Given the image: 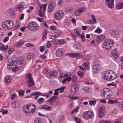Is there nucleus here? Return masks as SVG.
<instances>
[{
  "label": "nucleus",
  "mask_w": 123,
  "mask_h": 123,
  "mask_svg": "<svg viewBox=\"0 0 123 123\" xmlns=\"http://www.w3.org/2000/svg\"><path fill=\"white\" fill-rule=\"evenodd\" d=\"M8 63L7 68L10 70H12L13 72L15 71L17 69V58L12 57L8 60Z\"/></svg>",
  "instance_id": "obj_1"
},
{
  "label": "nucleus",
  "mask_w": 123,
  "mask_h": 123,
  "mask_svg": "<svg viewBox=\"0 0 123 123\" xmlns=\"http://www.w3.org/2000/svg\"><path fill=\"white\" fill-rule=\"evenodd\" d=\"M35 107V106L34 104H29L24 106L23 109L27 115L30 116L32 115Z\"/></svg>",
  "instance_id": "obj_2"
},
{
  "label": "nucleus",
  "mask_w": 123,
  "mask_h": 123,
  "mask_svg": "<svg viewBox=\"0 0 123 123\" xmlns=\"http://www.w3.org/2000/svg\"><path fill=\"white\" fill-rule=\"evenodd\" d=\"M117 77V74L112 71L106 72L103 76V78L107 81H111L116 79Z\"/></svg>",
  "instance_id": "obj_3"
},
{
  "label": "nucleus",
  "mask_w": 123,
  "mask_h": 123,
  "mask_svg": "<svg viewBox=\"0 0 123 123\" xmlns=\"http://www.w3.org/2000/svg\"><path fill=\"white\" fill-rule=\"evenodd\" d=\"M102 97L105 99H109L112 96V91L111 90L108 88H105L101 91Z\"/></svg>",
  "instance_id": "obj_4"
},
{
  "label": "nucleus",
  "mask_w": 123,
  "mask_h": 123,
  "mask_svg": "<svg viewBox=\"0 0 123 123\" xmlns=\"http://www.w3.org/2000/svg\"><path fill=\"white\" fill-rule=\"evenodd\" d=\"M13 23L10 20L5 21L2 23L3 27L6 30H9L13 27Z\"/></svg>",
  "instance_id": "obj_5"
},
{
  "label": "nucleus",
  "mask_w": 123,
  "mask_h": 123,
  "mask_svg": "<svg viewBox=\"0 0 123 123\" xmlns=\"http://www.w3.org/2000/svg\"><path fill=\"white\" fill-rule=\"evenodd\" d=\"M114 43V42L110 40H106L103 42L104 46L105 47V50H110L112 48L113 46Z\"/></svg>",
  "instance_id": "obj_6"
},
{
  "label": "nucleus",
  "mask_w": 123,
  "mask_h": 123,
  "mask_svg": "<svg viewBox=\"0 0 123 123\" xmlns=\"http://www.w3.org/2000/svg\"><path fill=\"white\" fill-rule=\"evenodd\" d=\"M54 16L55 19L59 20L64 16L63 12L61 10H58L55 13Z\"/></svg>",
  "instance_id": "obj_7"
},
{
  "label": "nucleus",
  "mask_w": 123,
  "mask_h": 123,
  "mask_svg": "<svg viewBox=\"0 0 123 123\" xmlns=\"http://www.w3.org/2000/svg\"><path fill=\"white\" fill-rule=\"evenodd\" d=\"M93 116V113L91 111H86L84 112L83 115V118L86 120L92 118Z\"/></svg>",
  "instance_id": "obj_8"
},
{
  "label": "nucleus",
  "mask_w": 123,
  "mask_h": 123,
  "mask_svg": "<svg viewBox=\"0 0 123 123\" xmlns=\"http://www.w3.org/2000/svg\"><path fill=\"white\" fill-rule=\"evenodd\" d=\"M106 114V109L105 107L102 106L98 110V116L99 117H103Z\"/></svg>",
  "instance_id": "obj_9"
},
{
  "label": "nucleus",
  "mask_w": 123,
  "mask_h": 123,
  "mask_svg": "<svg viewBox=\"0 0 123 123\" xmlns=\"http://www.w3.org/2000/svg\"><path fill=\"white\" fill-rule=\"evenodd\" d=\"M27 77L28 79V86L30 87L31 86L33 87L34 86V81L32 79L31 74V73H29L27 75Z\"/></svg>",
  "instance_id": "obj_10"
},
{
  "label": "nucleus",
  "mask_w": 123,
  "mask_h": 123,
  "mask_svg": "<svg viewBox=\"0 0 123 123\" xmlns=\"http://www.w3.org/2000/svg\"><path fill=\"white\" fill-rule=\"evenodd\" d=\"M78 89L77 85H75L73 86L70 89V92L72 95H74L76 94V92Z\"/></svg>",
  "instance_id": "obj_11"
},
{
  "label": "nucleus",
  "mask_w": 123,
  "mask_h": 123,
  "mask_svg": "<svg viewBox=\"0 0 123 123\" xmlns=\"http://www.w3.org/2000/svg\"><path fill=\"white\" fill-rule=\"evenodd\" d=\"M114 0H105L106 4L108 7L112 9L114 6Z\"/></svg>",
  "instance_id": "obj_12"
},
{
  "label": "nucleus",
  "mask_w": 123,
  "mask_h": 123,
  "mask_svg": "<svg viewBox=\"0 0 123 123\" xmlns=\"http://www.w3.org/2000/svg\"><path fill=\"white\" fill-rule=\"evenodd\" d=\"M101 65L99 64H96L94 65L93 67V71L95 73L98 72L102 69Z\"/></svg>",
  "instance_id": "obj_13"
},
{
  "label": "nucleus",
  "mask_w": 123,
  "mask_h": 123,
  "mask_svg": "<svg viewBox=\"0 0 123 123\" xmlns=\"http://www.w3.org/2000/svg\"><path fill=\"white\" fill-rule=\"evenodd\" d=\"M68 55L70 56L71 57H75L77 59H81L82 56V55L79 53H69L68 54Z\"/></svg>",
  "instance_id": "obj_14"
},
{
  "label": "nucleus",
  "mask_w": 123,
  "mask_h": 123,
  "mask_svg": "<svg viewBox=\"0 0 123 123\" xmlns=\"http://www.w3.org/2000/svg\"><path fill=\"white\" fill-rule=\"evenodd\" d=\"M58 97L54 96L53 97L49 98L47 101V102H49V104L52 105L53 102L55 101L58 99Z\"/></svg>",
  "instance_id": "obj_15"
},
{
  "label": "nucleus",
  "mask_w": 123,
  "mask_h": 123,
  "mask_svg": "<svg viewBox=\"0 0 123 123\" xmlns=\"http://www.w3.org/2000/svg\"><path fill=\"white\" fill-rule=\"evenodd\" d=\"M63 51V49L62 48H59L57 49L56 53V56L59 57L62 56L64 53Z\"/></svg>",
  "instance_id": "obj_16"
},
{
  "label": "nucleus",
  "mask_w": 123,
  "mask_h": 123,
  "mask_svg": "<svg viewBox=\"0 0 123 123\" xmlns=\"http://www.w3.org/2000/svg\"><path fill=\"white\" fill-rule=\"evenodd\" d=\"M105 38V36L103 35H99L96 38V41L98 43H99L103 41Z\"/></svg>",
  "instance_id": "obj_17"
},
{
  "label": "nucleus",
  "mask_w": 123,
  "mask_h": 123,
  "mask_svg": "<svg viewBox=\"0 0 123 123\" xmlns=\"http://www.w3.org/2000/svg\"><path fill=\"white\" fill-rule=\"evenodd\" d=\"M51 109L52 108L51 107H49L47 105H42L39 107V109H43L46 110L50 111Z\"/></svg>",
  "instance_id": "obj_18"
},
{
  "label": "nucleus",
  "mask_w": 123,
  "mask_h": 123,
  "mask_svg": "<svg viewBox=\"0 0 123 123\" xmlns=\"http://www.w3.org/2000/svg\"><path fill=\"white\" fill-rule=\"evenodd\" d=\"M110 34L111 36L114 37H115L118 35V32L117 31H111L110 32Z\"/></svg>",
  "instance_id": "obj_19"
},
{
  "label": "nucleus",
  "mask_w": 123,
  "mask_h": 123,
  "mask_svg": "<svg viewBox=\"0 0 123 123\" xmlns=\"http://www.w3.org/2000/svg\"><path fill=\"white\" fill-rule=\"evenodd\" d=\"M12 107L14 108H17L19 107V102L18 101H15L14 102L11 103Z\"/></svg>",
  "instance_id": "obj_20"
},
{
  "label": "nucleus",
  "mask_w": 123,
  "mask_h": 123,
  "mask_svg": "<svg viewBox=\"0 0 123 123\" xmlns=\"http://www.w3.org/2000/svg\"><path fill=\"white\" fill-rule=\"evenodd\" d=\"M49 74L50 76L56 77L58 74V72L56 70L52 71L49 72Z\"/></svg>",
  "instance_id": "obj_21"
},
{
  "label": "nucleus",
  "mask_w": 123,
  "mask_h": 123,
  "mask_svg": "<svg viewBox=\"0 0 123 123\" xmlns=\"http://www.w3.org/2000/svg\"><path fill=\"white\" fill-rule=\"evenodd\" d=\"M82 93L83 94H85L89 92V88L88 87H84L81 89Z\"/></svg>",
  "instance_id": "obj_22"
},
{
  "label": "nucleus",
  "mask_w": 123,
  "mask_h": 123,
  "mask_svg": "<svg viewBox=\"0 0 123 123\" xmlns=\"http://www.w3.org/2000/svg\"><path fill=\"white\" fill-rule=\"evenodd\" d=\"M23 44V42L22 41H19L15 43L14 46L16 47H19L21 46Z\"/></svg>",
  "instance_id": "obj_23"
},
{
  "label": "nucleus",
  "mask_w": 123,
  "mask_h": 123,
  "mask_svg": "<svg viewBox=\"0 0 123 123\" xmlns=\"http://www.w3.org/2000/svg\"><path fill=\"white\" fill-rule=\"evenodd\" d=\"M27 59L30 60L31 59H33L35 58V56L33 54L31 53H29L28 54L27 56Z\"/></svg>",
  "instance_id": "obj_24"
},
{
  "label": "nucleus",
  "mask_w": 123,
  "mask_h": 123,
  "mask_svg": "<svg viewBox=\"0 0 123 123\" xmlns=\"http://www.w3.org/2000/svg\"><path fill=\"white\" fill-rule=\"evenodd\" d=\"M25 5L23 2H20L17 5V7H16V9L18 10V9L22 8L24 7Z\"/></svg>",
  "instance_id": "obj_25"
},
{
  "label": "nucleus",
  "mask_w": 123,
  "mask_h": 123,
  "mask_svg": "<svg viewBox=\"0 0 123 123\" xmlns=\"http://www.w3.org/2000/svg\"><path fill=\"white\" fill-rule=\"evenodd\" d=\"M117 103V101L116 99H110L109 100L108 102V104H115Z\"/></svg>",
  "instance_id": "obj_26"
},
{
  "label": "nucleus",
  "mask_w": 123,
  "mask_h": 123,
  "mask_svg": "<svg viewBox=\"0 0 123 123\" xmlns=\"http://www.w3.org/2000/svg\"><path fill=\"white\" fill-rule=\"evenodd\" d=\"M24 62V60L23 58L20 57L18 60L17 63L18 65H20L22 64Z\"/></svg>",
  "instance_id": "obj_27"
},
{
  "label": "nucleus",
  "mask_w": 123,
  "mask_h": 123,
  "mask_svg": "<svg viewBox=\"0 0 123 123\" xmlns=\"http://www.w3.org/2000/svg\"><path fill=\"white\" fill-rule=\"evenodd\" d=\"M71 74H68V73L65 74L63 73L61 75L60 77L61 78L68 77V76H70Z\"/></svg>",
  "instance_id": "obj_28"
},
{
  "label": "nucleus",
  "mask_w": 123,
  "mask_h": 123,
  "mask_svg": "<svg viewBox=\"0 0 123 123\" xmlns=\"http://www.w3.org/2000/svg\"><path fill=\"white\" fill-rule=\"evenodd\" d=\"M11 78L8 76H6L4 79V81L5 82L8 84L10 83L11 81Z\"/></svg>",
  "instance_id": "obj_29"
},
{
  "label": "nucleus",
  "mask_w": 123,
  "mask_h": 123,
  "mask_svg": "<svg viewBox=\"0 0 123 123\" xmlns=\"http://www.w3.org/2000/svg\"><path fill=\"white\" fill-rule=\"evenodd\" d=\"M34 123H43L42 119L38 117L37 118L34 120Z\"/></svg>",
  "instance_id": "obj_30"
},
{
  "label": "nucleus",
  "mask_w": 123,
  "mask_h": 123,
  "mask_svg": "<svg viewBox=\"0 0 123 123\" xmlns=\"http://www.w3.org/2000/svg\"><path fill=\"white\" fill-rule=\"evenodd\" d=\"M34 22H31L28 23L27 27L29 30H31L32 27V23H34Z\"/></svg>",
  "instance_id": "obj_31"
},
{
  "label": "nucleus",
  "mask_w": 123,
  "mask_h": 123,
  "mask_svg": "<svg viewBox=\"0 0 123 123\" xmlns=\"http://www.w3.org/2000/svg\"><path fill=\"white\" fill-rule=\"evenodd\" d=\"M116 7L118 9H120L123 8V2L119 3L116 6Z\"/></svg>",
  "instance_id": "obj_32"
},
{
  "label": "nucleus",
  "mask_w": 123,
  "mask_h": 123,
  "mask_svg": "<svg viewBox=\"0 0 123 123\" xmlns=\"http://www.w3.org/2000/svg\"><path fill=\"white\" fill-rule=\"evenodd\" d=\"M25 91L24 90H20L18 91V93L19 96L22 97L24 95V93Z\"/></svg>",
  "instance_id": "obj_33"
},
{
  "label": "nucleus",
  "mask_w": 123,
  "mask_h": 123,
  "mask_svg": "<svg viewBox=\"0 0 123 123\" xmlns=\"http://www.w3.org/2000/svg\"><path fill=\"white\" fill-rule=\"evenodd\" d=\"M79 76L81 78H83L84 76V72L82 71H80L77 72Z\"/></svg>",
  "instance_id": "obj_34"
},
{
  "label": "nucleus",
  "mask_w": 123,
  "mask_h": 123,
  "mask_svg": "<svg viewBox=\"0 0 123 123\" xmlns=\"http://www.w3.org/2000/svg\"><path fill=\"white\" fill-rule=\"evenodd\" d=\"M47 32V31L46 30H44L43 31L42 37V39H43L44 40L45 39Z\"/></svg>",
  "instance_id": "obj_35"
},
{
  "label": "nucleus",
  "mask_w": 123,
  "mask_h": 123,
  "mask_svg": "<svg viewBox=\"0 0 123 123\" xmlns=\"http://www.w3.org/2000/svg\"><path fill=\"white\" fill-rule=\"evenodd\" d=\"M47 32V31L46 30H44L43 31L42 37V39H43L44 40L45 39Z\"/></svg>",
  "instance_id": "obj_36"
},
{
  "label": "nucleus",
  "mask_w": 123,
  "mask_h": 123,
  "mask_svg": "<svg viewBox=\"0 0 123 123\" xmlns=\"http://www.w3.org/2000/svg\"><path fill=\"white\" fill-rule=\"evenodd\" d=\"M38 13L39 15L41 17H44V13L42 10H39L38 12Z\"/></svg>",
  "instance_id": "obj_37"
},
{
  "label": "nucleus",
  "mask_w": 123,
  "mask_h": 123,
  "mask_svg": "<svg viewBox=\"0 0 123 123\" xmlns=\"http://www.w3.org/2000/svg\"><path fill=\"white\" fill-rule=\"evenodd\" d=\"M81 12L78 9L75 12L74 15L76 16H79L81 14Z\"/></svg>",
  "instance_id": "obj_38"
},
{
  "label": "nucleus",
  "mask_w": 123,
  "mask_h": 123,
  "mask_svg": "<svg viewBox=\"0 0 123 123\" xmlns=\"http://www.w3.org/2000/svg\"><path fill=\"white\" fill-rule=\"evenodd\" d=\"M50 5L51 6L53 7L54 8V7L56 6V3L55 1H52L50 3Z\"/></svg>",
  "instance_id": "obj_39"
},
{
  "label": "nucleus",
  "mask_w": 123,
  "mask_h": 123,
  "mask_svg": "<svg viewBox=\"0 0 123 123\" xmlns=\"http://www.w3.org/2000/svg\"><path fill=\"white\" fill-rule=\"evenodd\" d=\"M44 99L43 98H40L38 99L37 101V102L39 104H40L43 103L44 101Z\"/></svg>",
  "instance_id": "obj_40"
},
{
  "label": "nucleus",
  "mask_w": 123,
  "mask_h": 123,
  "mask_svg": "<svg viewBox=\"0 0 123 123\" xmlns=\"http://www.w3.org/2000/svg\"><path fill=\"white\" fill-rule=\"evenodd\" d=\"M96 103V100L90 101L89 102V105H90L94 106Z\"/></svg>",
  "instance_id": "obj_41"
},
{
  "label": "nucleus",
  "mask_w": 123,
  "mask_h": 123,
  "mask_svg": "<svg viewBox=\"0 0 123 123\" xmlns=\"http://www.w3.org/2000/svg\"><path fill=\"white\" fill-rule=\"evenodd\" d=\"M8 46L7 45L4 46V45L0 48L1 50L2 51H4L7 49L8 48Z\"/></svg>",
  "instance_id": "obj_42"
},
{
  "label": "nucleus",
  "mask_w": 123,
  "mask_h": 123,
  "mask_svg": "<svg viewBox=\"0 0 123 123\" xmlns=\"http://www.w3.org/2000/svg\"><path fill=\"white\" fill-rule=\"evenodd\" d=\"M39 26H37L34 27H32L31 30L33 31H36L39 29Z\"/></svg>",
  "instance_id": "obj_43"
},
{
  "label": "nucleus",
  "mask_w": 123,
  "mask_h": 123,
  "mask_svg": "<svg viewBox=\"0 0 123 123\" xmlns=\"http://www.w3.org/2000/svg\"><path fill=\"white\" fill-rule=\"evenodd\" d=\"M89 62H87L83 63V66L86 68H88L89 66Z\"/></svg>",
  "instance_id": "obj_44"
},
{
  "label": "nucleus",
  "mask_w": 123,
  "mask_h": 123,
  "mask_svg": "<svg viewBox=\"0 0 123 123\" xmlns=\"http://www.w3.org/2000/svg\"><path fill=\"white\" fill-rule=\"evenodd\" d=\"M14 51L13 49L11 48H8V52L9 55H11Z\"/></svg>",
  "instance_id": "obj_45"
},
{
  "label": "nucleus",
  "mask_w": 123,
  "mask_h": 123,
  "mask_svg": "<svg viewBox=\"0 0 123 123\" xmlns=\"http://www.w3.org/2000/svg\"><path fill=\"white\" fill-rule=\"evenodd\" d=\"M78 9L81 13L86 10V8L85 7H81L79 8Z\"/></svg>",
  "instance_id": "obj_46"
},
{
  "label": "nucleus",
  "mask_w": 123,
  "mask_h": 123,
  "mask_svg": "<svg viewBox=\"0 0 123 123\" xmlns=\"http://www.w3.org/2000/svg\"><path fill=\"white\" fill-rule=\"evenodd\" d=\"M91 17L92 18L93 20V23H97L96 20V19L95 16L94 15H91Z\"/></svg>",
  "instance_id": "obj_47"
},
{
  "label": "nucleus",
  "mask_w": 123,
  "mask_h": 123,
  "mask_svg": "<svg viewBox=\"0 0 123 123\" xmlns=\"http://www.w3.org/2000/svg\"><path fill=\"white\" fill-rule=\"evenodd\" d=\"M54 8L50 6H48V11L49 12H50L52 11L54 9Z\"/></svg>",
  "instance_id": "obj_48"
},
{
  "label": "nucleus",
  "mask_w": 123,
  "mask_h": 123,
  "mask_svg": "<svg viewBox=\"0 0 123 123\" xmlns=\"http://www.w3.org/2000/svg\"><path fill=\"white\" fill-rule=\"evenodd\" d=\"M9 13L10 15H14L15 14V10L14 9H11L9 11Z\"/></svg>",
  "instance_id": "obj_49"
},
{
  "label": "nucleus",
  "mask_w": 123,
  "mask_h": 123,
  "mask_svg": "<svg viewBox=\"0 0 123 123\" xmlns=\"http://www.w3.org/2000/svg\"><path fill=\"white\" fill-rule=\"evenodd\" d=\"M71 80V78L70 77H67V78L64 79L62 81V82L63 83H65L67 81H69Z\"/></svg>",
  "instance_id": "obj_50"
},
{
  "label": "nucleus",
  "mask_w": 123,
  "mask_h": 123,
  "mask_svg": "<svg viewBox=\"0 0 123 123\" xmlns=\"http://www.w3.org/2000/svg\"><path fill=\"white\" fill-rule=\"evenodd\" d=\"M81 38L82 40V41L84 42L85 41V37L84 36V33H83L80 34Z\"/></svg>",
  "instance_id": "obj_51"
},
{
  "label": "nucleus",
  "mask_w": 123,
  "mask_h": 123,
  "mask_svg": "<svg viewBox=\"0 0 123 123\" xmlns=\"http://www.w3.org/2000/svg\"><path fill=\"white\" fill-rule=\"evenodd\" d=\"M41 94V93L40 92H36L34 93H32L31 94L32 96H36L37 95H40Z\"/></svg>",
  "instance_id": "obj_52"
},
{
  "label": "nucleus",
  "mask_w": 123,
  "mask_h": 123,
  "mask_svg": "<svg viewBox=\"0 0 123 123\" xmlns=\"http://www.w3.org/2000/svg\"><path fill=\"white\" fill-rule=\"evenodd\" d=\"M102 30L100 29L99 27H98L97 28L95 31V32L98 33H100L102 31Z\"/></svg>",
  "instance_id": "obj_53"
},
{
  "label": "nucleus",
  "mask_w": 123,
  "mask_h": 123,
  "mask_svg": "<svg viewBox=\"0 0 123 123\" xmlns=\"http://www.w3.org/2000/svg\"><path fill=\"white\" fill-rule=\"evenodd\" d=\"M79 109V108L78 107L76 108L72 111V112H71V114H72L74 113L75 112H77V111Z\"/></svg>",
  "instance_id": "obj_54"
},
{
  "label": "nucleus",
  "mask_w": 123,
  "mask_h": 123,
  "mask_svg": "<svg viewBox=\"0 0 123 123\" xmlns=\"http://www.w3.org/2000/svg\"><path fill=\"white\" fill-rule=\"evenodd\" d=\"M66 87L63 86L62 87H61L60 89H59V92L60 93H61L63 92L64 91V89Z\"/></svg>",
  "instance_id": "obj_55"
},
{
  "label": "nucleus",
  "mask_w": 123,
  "mask_h": 123,
  "mask_svg": "<svg viewBox=\"0 0 123 123\" xmlns=\"http://www.w3.org/2000/svg\"><path fill=\"white\" fill-rule=\"evenodd\" d=\"M71 80L73 82H75L77 80V78L75 76H73L71 78Z\"/></svg>",
  "instance_id": "obj_56"
},
{
  "label": "nucleus",
  "mask_w": 123,
  "mask_h": 123,
  "mask_svg": "<svg viewBox=\"0 0 123 123\" xmlns=\"http://www.w3.org/2000/svg\"><path fill=\"white\" fill-rule=\"evenodd\" d=\"M100 122V123H111V122L109 121H104L101 120Z\"/></svg>",
  "instance_id": "obj_57"
},
{
  "label": "nucleus",
  "mask_w": 123,
  "mask_h": 123,
  "mask_svg": "<svg viewBox=\"0 0 123 123\" xmlns=\"http://www.w3.org/2000/svg\"><path fill=\"white\" fill-rule=\"evenodd\" d=\"M4 34V31L3 30L0 28V36L1 37Z\"/></svg>",
  "instance_id": "obj_58"
},
{
  "label": "nucleus",
  "mask_w": 123,
  "mask_h": 123,
  "mask_svg": "<svg viewBox=\"0 0 123 123\" xmlns=\"http://www.w3.org/2000/svg\"><path fill=\"white\" fill-rule=\"evenodd\" d=\"M74 119L78 123H81V122L80 119L78 118L74 117Z\"/></svg>",
  "instance_id": "obj_59"
},
{
  "label": "nucleus",
  "mask_w": 123,
  "mask_h": 123,
  "mask_svg": "<svg viewBox=\"0 0 123 123\" xmlns=\"http://www.w3.org/2000/svg\"><path fill=\"white\" fill-rule=\"evenodd\" d=\"M63 3L64 2L63 0H60L58 2H57L58 5L59 6H60L62 4H63Z\"/></svg>",
  "instance_id": "obj_60"
},
{
  "label": "nucleus",
  "mask_w": 123,
  "mask_h": 123,
  "mask_svg": "<svg viewBox=\"0 0 123 123\" xmlns=\"http://www.w3.org/2000/svg\"><path fill=\"white\" fill-rule=\"evenodd\" d=\"M112 55L115 58H117V57L118 55L116 52H113L112 53Z\"/></svg>",
  "instance_id": "obj_61"
},
{
  "label": "nucleus",
  "mask_w": 123,
  "mask_h": 123,
  "mask_svg": "<svg viewBox=\"0 0 123 123\" xmlns=\"http://www.w3.org/2000/svg\"><path fill=\"white\" fill-rule=\"evenodd\" d=\"M47 4H43L42 6L43 7V11L44 12H45V10L46 9V7L47 5Z\"/></svg>",
  "instance_id": "obj_62"
},
{
  "label": "nucleus",
  "mask_w": 123,
  "mask_h": 123,
  "mask_svg": "<svg viewBox=\"0 0 123 123\" xmlns=\"http://www.w3.org/2000/svg\"><path fill=\"white\" fill-rule=\"evenodd\" d=\"M26 46L28 47H33L34 46V45H33L32 44H30L29 43H27L26 44Z\"/></svg>",
  "instance_id": "obj_63"
},
{
  "label": "nucleus",
  "mask_w": 123,
  "mask_h": 123,
  "mask_svg": "<svg viewBox=\"0 0 123 123\" xmlns=\"http://www.w3.org/2000/svg\"><path fill=\"white\" fill-rule=\"evenodd\" d=\"M9 37H6L3 40V42L6 43L9 40Z\"/></svg>",
  "instance_id": "obj_64"
}]
</instances>
